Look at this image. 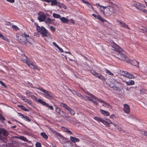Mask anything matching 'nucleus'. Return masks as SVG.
<instances>
[{"label":"nucleus","instance_id":"obj_41","mask_svg":"<svg viewBox=\"0 0 147 147\" xmlns=\"http://www.w3.org/2000/svg\"><path fill=\"white\" fill-rule=\"evenodd\" d=\"M55 111L58 113L60 114L62 116V115L60 113V111H61V109H60L58 108V107H57L56 108V110Z\"/></svg>","mask_w":147,"mask_h":147},{"label":"nucleus","instance_id":"obj_32","mask_svg":"<svg viewBox=\"0 0 147 147\" xmlns=\"http://www.w3.org/2000/svg\"><path fill=\"white\" fill-rule=\"evenodd\" d=\"M41 136L44 138L47 139L48 138V136L44 132H42L40 133Z\"/></svg>","mask_w":147,"mask_h":147},{"label":"nucleus","instance_id":"obj_14","mask_svg":"<svg viewBox=\"0 0 147 147\" xmlns=\"http://www.w3.org/2000/svg\"><path fill=\"white\" fill-rule=\"evenodd\" d=\"M134 6L136 7L138 10L141 11L142 10V9L140 8L141 4L139 2H135L134 4Z\"/></svg>","mask_w":147,"mask_h":147},{"label":"nucleus","instance_id":"obj_42","mask_svg":"<svg viewBox=\"0 0 147 147\" xmlns=\"http://www.w3.org/2000/svg\"><path fill=\"white\" fill-rule=\"evenodd\" d=\"M25 83L26 85H27L28 86H30L31 87V88H33V87L32 86V83L28 81H26Z\"/></svg>","mask_w":147,"mask_h":147},{"label":"nucleus","instance_id":"obj_3","mask_svg":"<svg viewBox=\"0 0 147 147\" xmlns=\"http://www.w3.org/2000/svg\"><path fill=\"white\" fill-rule=\"evenodd\" d=\"M38 16L37 19L40 22H44L46 18L49 16V15L48 14L45 13L41 11H39L38 13Z\"/></svg>","mask_w":147,"mask_h":147},{"label":"nucleus","instance_id":"obj_7","mask_svg":"<svg viewBox=\"0 0 147 147\" xmlns=\"http://www.w3.org/2000/svg\"><path fill=\"white\" fill-rule=\"evenodd\" d=\"M60 105L69 111L71 115H74L75 114V113L74 111L68 107L66 104L61 103H60Z\"/></svg>","mask_w":147,"mask_h":147},{"label":"nucleus","instance_id":"obj_60","mask_svg":"<svg viewBox=\"0 0 147 147\" xmlns=\"http://www.w3.org/2000/svg\"><path fill=\"white\" fill-rule=\"evenodd\" d=\"M0 118L2 120H4L5 119L4 117L2 116V115L0 117Z\"/></svg>","mask_w":147,"mask_h":147},{"label":"nucleus","instance_id":"obj_21","mask_svg":"<svg viewBox=\"0 0 147 147\" xmlns=\"http://www.w3.org/2000/svg\"><path fill=\"white\" fill-rule=\"evenodd\" d=\"M100 111L102 114L105 116H108L109 115V113L108 111L102 109H100Z\"/></svg>","mask_w":147,"mask_h":147},{"label":"nucleus","instance_id":"obj_15","mask_svg":"<svg viewBox=\"0 0 147 147\" xmlns=\"http://www.w3.org/2000/svg\"><path fill=\"white\" fill-rule=\"evenodd\" d=\"M2 134L5 136H7L9 135L8 132L6 130L0 128V135Z\"/></svg>","mask_w":147,"mask_h":147},{"label":"nucleus","instance_id":"obj_5","mask_svg":"<svg viewBox=\"0 0 147 147\" xmlns=\"http://www.w3.org/2000/svg\"><path fill=\"white\" fill-rule=\"evenodd\" d=\"M38 32H40L42 37H47L48 34V31L45 28H36Z\"/></svg>","mask_w":147,"mask_h":147},{"label":"nucleus","instance_id":"obj_43","mask_svg":"<svg viewBox=\"0 0 147 147\" xmlns=\"http://www.w3.org/2000/svg\"><path fill=\"white\" fill-rule=\"evenodd\" d=\"M0 38H1L3 40H6L7 39L2 34L0 33Z\"/></svg>","mask_w":147,"mask_h":147},{"label":"nucleus","instance_id":"obj_2","mask_svg":"<svg viewBox=\"0 0 147 147\" xmlns=\"http://www.w3.org/2000/svg\"><path fill=\"white\" fill-rule=\"evenodd\" d=\"M109 86L111 88H113L114 90H119L122 89L121 84L114 80H112Z\"/></svg>","mask_w":147,"mask_h":147},{"label":"nucleus","instance_id":"obj_47","mask_svg":"<svg viewBox=\"0 0 147 147\" xmlns=\"http://www.w3.org/2000/svg\"><path fill=\"white\" fill-rule=\"evenodd\" d=\"M36 147H42L41 144L39 142H37L35 144Z\"/></svg>","mask_w":147,"mask_h":147},{"label":"nucleus","instance_id":"obj_39","mask_svg":"<svg viewBox=\"0 0 147 147\" xmlns=\"http://www.w3.org/2000/svg\"><path fill=\"white\" fill-rule=\"evenodd\" d=\"M100 10L102 11L103 12L104 14H105V13L106 12V7H104V6L102 7L100 5Z\"/></svg>","mask_w":147,"mask_h":147},{"label":"nucleus","instance_id":"obj_49","mask_svg":"<svg viewBox=\"0 0 147 147\" xmlns=\"http://www.w3.org/2000/svg\"><path fill=\"white\" fill-rule=\"evenodd\" d=\"M117 128L120 131H122L123 130L122 128L118 125V126L117 127Z\"/></svg>","mask_w":147,"mask_h":147},{"label":"nucleus","instance_id":"obj_51","mask_svg":"<svg viewBox=\"0 0 147 147\" xmlns=\"http://www.w3.org/2000/svg\"><path fill=\"white\" fill-rule=\"evenodd\" d=\"M111 124L115 127H117L118 125L116 123H115L112 122Z\"/></svg>","mask_w":147,"mask_h":147},{"label":"nucleus","instance_id":"obj_54","mask_svg":"<svg viewBox=\"0 0 147 147\" xmlns=\"http://www.w3.org/2000/svg\"><path fill=\"white\" fill-rule=\"evenodd\" d=\"M60 51L62 52H64L63 50L62 49H61V48L59 46H58V47L57 48Z\"/></svg>","mask_w":147,"mask_h":147},{"label":"nucleus","instance_id":"obj_13","mask_svg":"<svg viewBox=\"0 0 147 147\" xmlns=\"http://www.w3.org/2000/svg\"><path fill=\"white\" fill-rule=\"evenodd\" d=\"M123 106V110L124 112L126 113H129L130 112V108L129 105L127 104H124Z\"/></svg>","mask_w":147,"mask_h":147},{"label":"nucleus","instance_id":"obj_31","mask_svg":"<svg viewBox=\"0 0 147 147\" xmlns=\"http://www.w3.org/2000/svg\"><path fill=\"white\" fill-rule=\"evenodd\" d=\"M126 83L127 85H132L134 84V81L132 80H131L129 81L126 82Z\"/></svg>","mask_w":147,"mask_h":147},{"label":"nucleus","instance_id":"obj_57","mask_svg":"<svg viewBox=\"0 0 147 147\" xmlns=\"http://www.w3.org/2000/svg\"><path fill=\"white\" fill-rule=\"evenodd\" d=\"M0 83L2 86H3L5 87H6L5 85L4 84V83L1 81H0Z\"/></svg>","mask_w":147,"mask_h":147},{"label":"nucleus","instance_id":"obj_48","mask_svg":"<svg viewBox=\"0 0 147 147\" xmlns=\"http://www.w3.org/2000/svg\"><path fill=\"white\" fill-rule=\"evenodd\" d=\"M140 92L141 94H144L145 93V90L144 89L141 90Z\"/></svg>","mask_w":147,"mask_h":147},{"label":"nucleus","instance_id":"obj_6","mask_svg":"<svg viewBox=\"0 0 147 147\" xmlns=\"http://www.w3.org/2000/svg\"><path fill=\"white\" fill-rule=\"evenodd\" d=\"M16 39L20 43L22 44H26V42L24 36L19 34H16Z\"/></svg>","mask_w":147,"mask_h":147},{"label":"nucleus","instance_id":"obj_23","mask_svg":"<svg viewBox=\"0 0 147 147\" xmlns=\"http://www.w3.org/2000/svg\"><path fill=\"white\" fill-rule=\"evenodd\" d=\"M60 20L63 23H67L68 22V19L64 17L61 18Z\"/></svg>","mask_w":147,"mask_h":147},{"label":"nucleus","instance_id":"obj_56","mask_svg":"<svg viewBox=\"0 0 147 147\" xmlns=\"http://www.w3.org/2000/svg\"><path fill=\"white\" fill-rule=\"evenodd\" d=\"M7 1L12 3H14L15 2V0H7Z\"/></svg>","mask_w":147,"mask_h":147},{"label":"nucleus","instance_id":"obj_9","mask_svg":"<svg viewBox=\"0 0 147 147\" xmlns=\"http://www.w3.org/2000/svg\"><path fill=\"white\" fill-rule=\"evenodd\" d=\"M106 10L105 14L108 16L111 15L114 12L113 7L110 6L106 7Z\"/></svg>","mask_w":147,"mask_h":147},{"label":"nucleus","instance_id":"obj_34","mask_svg":"<svg viewBox=\"0 0 147 147\" xmlns=\"http://www.w3.org/2000/svg\"><path fill=\"white\" fill-rule=\"evenodd\" d=\"M21 99L24 100V101L26 102L28 104H30V101L28 100L25 97L23 96H22L21 97Z\"/></svg>","mask_w":147,"mask_h":147},{"label":"nucleus","instance_id":"obj_22","mask_svg":"<svg viewBox=\"0 0 147 147\" xmlns=\"http://www.w3.org/2000/svg\"><path fill=\"white\" fill-rule=\"evenodd\" d=\"M70 139L74 142H78L79 141V140L76 138L73 137L72 136L70 137Z\"/></svg>","mask_w":147,"mask_h":147},{"label":"nucleus","instance_id":"obj_46","mask_svg":"<svg viewBox=\"0 0 147 147\" xmlns=\"http://www.w3.org/2000/svg\"><path fill=\"white\" fill-rule=\"evenodd\" d=\"M74 21L72 19H71L70 20H68V22L67 23L68 24H74Z\"/></svg>","mask_w":147,"mask_h":147},{"label":"nucleus","instance_id":"obj_40","mask_svg":"<svg viewBox=\"0 0 147 147\" xmlns=\"http://www.w3.org/2000/svg\"><path fill=\"white\" fill-rule=\"evenodd\" d=\"M63 130L64 131H65L67 132L68 133L70 134H72V133L70 131L68 128H67L64 127Z\"/></svg>","mask_w":147,"mask_h":147},{"label":"nucleus","instance_id":"obj_63","mask_svg":"<svg viewBox=\"0 0 147 147\" xmlns=\"http://www.w3.org/2000/svg\"><path fill=\"white\" fill-rule=\"evenodd\" d=\"M144 135L145 136H147V131H144Z\"/></svg>","mask_w":147,"mask_h":147},{"label":"nucleus","instance_id":"obj_24","mask_svg":"<svg viewBox=\"0 0 147 147\" xmlns=\"http://www.w3.org/2000/svg\"><path fill=\"white\" fill-rule=\"evenodd\" d=\"M51 5L52 6L56 5L57 4L59 5L60 3V2H58L56 0H51Z\"/></svg>","mask_w":147,"mask_h":147},{"label":"nucleus","instance_id":"obj_17","mask_svg":"<svg viewBox=\"0 0 147 147\" xmlns=\"http://www.w3.org/2000/svg\"><path fill=\"white\" fill-rule=\"evenodd\" d=\"M136 119L133 116L129 117H128V123L130 124L134 122Z\"/></svg>","mask_w":147,"mask_h":147},{"label":"nucleus","instance_id":"obj_64","mask_svg":"<svg viewBox=\"0 0 147 147\" xmlns=\"http://www.w3.org/2000/svg\"><path fill=\"white\" fill-rule=\"evenodd\" d=\"M11 22H7L6 23V24L7 25H11Z\"/></svg>","mask_w":147,"mask_h":147},{"label":"nucleus","instance_id":"obj_45","mask_svg":"<svg viewBox=\"0 0 147 147\" xmlns=\"http://www.w3.org/2000/svg\"><path fill=\"white\" fill-rule=\"evenodd\" d=\"M26 94L27 96H30L31 95L32 92L30 91L27 90L26 92Z\"/></svg>","mask_w":147,"mask_h":147},{"label":"nucleus","instance_id":"obj_52","mask_svg":"<svg viewBox=\"0 0 147 147\" xmlns=\"http://www.w3.org/2000/svg\"><path fill=\"white\" fill-rule=\"evenodd\" d=\"M53 45L56 47H57V48L59 46L55 42H53Z\"/></svg>","mask_w":147,"mask_h":147},{"label":"nucleus","instance_id":"obj_20","mask_svg":"<svg viewBox=\"0 0 147 147\" xmlns=\"http://www.w3.org/2000/svg\"><path fill=\"white\" fill-rule=\"evenodd\" d=\"M15 138H16L22 140L25 142H27L28 140L24 137L22 136H15Z\"/></svg>","mask_w":147,"mask_h":147},{"label":"nucleus","instance_id":"obj_50","mask_svg":"<svg viewBox=\"0 0 147 147\" xmlns=\"http://www.w3.org/2000/svg\"><path fill=\"white\" fill-rule=\"evenodd\" d=\"M87 98L89 100L91 101H92L93 99H92V98H93L92 97H91L92 98H91L90 97H88V96H86Z\"/></svg>","mask_w":147,"mask_h":147},{"label":"nucleus","instance_id":"obj_35","mask_svg":"<svg viewBox=\"0 0 147 147\" xmlns=\"http://www.w3.org/2000/svg\"><path fill=\"white\" fill-rule=\"evenodd\" d=\"M53 16L55 18H61V16L60 15L56 14L55 13H53Z\"/></svg>","mask_w":147,"mask_h":147},{"label":"nucleus","instance_id":"obj_28","mask_svg":"<svg viewBox=\"0 0 147 147\" xmlns=\"http://www.w3.org/2000/svg\"><path fill=\"white\" fill-rule=\"evenodd\" d=\"M91 73L94 75L96 77L98 78V77L99 76H100V74L97 73L95 72L93 70H91L90 71Z\"/></svg>","mask_w":147,"mask_h":147},{"label":"nucleus","instance_id":"obj_29","mask_svg":"<svg viewBox=\"0 0 147 147\" xmlns=\"http://www.w3.org/2000/svg\"><path fill=\"white\" fill-rule=\"evenodd\" d=\"M18 107L19 108H21L22 110H23L25 111H29V110L28 109L26 108L25 107H24L23 106H22V105H18Z\"/></svg>","mask_w":147,"mask_h":147},{"label":"nucleus","instance_id":"obj_33","mask_svg":"<svg viewBox=\"0 0 147 147\" xmlns=\"http://www.w3.org/2000/svg\"><path fill=\"white\" fill-rule=\"evenodd\" d=\"M132 63L134 65L136 66V67H139V63L136 60L134 61Z\"/></svg>","mask_w":147,"mask_h":147},{"label":"nucleus","instance_id":"obj_4","mask_svg":"<svg viewBox=\"0 0 147 147\" xmlns=\"http://www.w3.org/2000/svg\"><path fill=\"white\" fill-rule=\"evenodd\" d=\"M22 57L23 58L22 61L25 63L27 62V64L31 68L33 69L34 70H37L38 71L40 70V69L38 68L37 66H35L32 63H30V62H27L26 60L27 57L26 56L24 55L22 56Z\"/></svg>","mask_w":147,"mask_h":147},{"label":"nucleus","instance_id":"obj_10","mask_svg":"<svg viewBox=\"0 0 147 147\" xmlns=\"http://www.w3.org/2000/svg\"><path fill=\"white\" fill-rule=\"evenodd\" d=\"M37 89L42 92H43V94L49 97H52V94L50 92L43 89L42 87H40Z\"/></svg>","mask_w":147,"mask_h":147},{"label":"nucleus","instance_id":"obj_61","mask_svg":"<svg viewBox=\"0 0 147 147\" xmlns=\"http://www.w3.org/2000/svg\"><path fill=\"white\" fill-rule=\"evenodd\" d=\"M142 11L144 13H147V10L144 9H142Z\"/></svg>","mask_w":147,"mask_h":147},{"label":"nucleus","instance_id":"obj_26","mask_svg":"<svg viewBox=\"0 0 147 147\" xmlns=\"http://www.w3.org/2000/svg\"><path fill=\"white\" fill-rule=\"evenodd\" d=\"M82 1L83 3H84L87 4L88 6H89V7H91L92 8L94 9L92 5H91L89 2L87 1H86L84 0H82Z\"/></svg>","mask_w":147,"mask_h":147},{"label":"nucleus","instance_id":"obj_1","mask_svg":"<svg viewBox=\"0 0 147 147\" xmlns=\"http://www.w3.org/2000/svg\"><path fill=\"white\" fill-rule=\"evenodd\" d=\"M112 42L115 45V46L112 47V49L118 52V53L117 57L121 60L128 61V60H127V58L125 57L124 54L121 52L123 51V49L117 45L113 41H112Z\"/></svg>","mask_w":147,"mask_h":147},{"label":"nucleus","instance_id":"obj_37","mask_svg":"<svg viewBox=\"0 0 147 147\" xmlns=\"http://www.w3.org/2000/svg\"><path fill=\"white\" fill-rule=\"evenodd\" d=\"M21 115L22 117V118H23L25 120L28 121H30V119L28 117H25L22 115Z\"/></svg>","mask_w":147,"mask_h":147},{"label":"nucleus","instance_id":"obj_58","mask_svg":"<svg viewBox=\"0 0 147 147\" xmlns=\"http://www.w3.org/2000/svg\"><path fill=\"white\" fill-rule=\"evenodd\" d=\"M34 24L35 26L36 27V28H41L38 26V24L37 23H35Z\"/></svg>","mask_w":147,"mask_h":147},{"label":"nucleus","instance_id":"obj_8","mask_svg":"<svg viewBox=\"0 0 147 147\" xmlns=\"http://www.w3.org/2000/svg\"><path fill=\"white\" fill-rule=\"evenodd\" d=\"M87 94L89 96H91L93 98H94V99L95 100L97 99L98 100V101L99 102H100V103H104L105 105H107V108H109V107H111V106H110L109 105L108 103H107L106 102L104 101L102 99H100L96 97L94 95H93L92 94H91L90 93H88Z\"/></svg>","mask_w":147,"mask_h":147},{"label":"nucleus","instance_id":"obj_44","mask_svg":"<svg viewBox=\"0 0 147 147\" xmlns=\"http://www.w3.org/2000/svg\"><path fill=\"white\" fill-rule=\"evenodd\" d=\"M106 71L107 73L109 75H111V76H113V73H111V72H110L109 70H108V69H106Z\"/></svg>","mask_w":147,"mask_h":147},{"label":"nucleus","instance_id":"obj_38","mask_svg":"<svg viewBox=\"0 0 147 147\" xmlns=\"http://www.w3.org/2000/svg\"><path fill=\"white\" fill-rule=\"evenodd\" d=\"M98 78L101 80L104 81L105 80V77L100 74V76H99Z\"/></svg>","mask_w":147,"mask_h":147},{"label":"nucleus","instance_id":"obj_19","mask_svg":"<svg viewBox=\"0 0 147 147\" xmlns=\"http://www.w3.org/2000/svg\"><path fill=\"white\" fill-rule=\"evenodd\" d=\"M48 17L46 18L45 20V21H44L45 23L47 25H49L51 23L52 20L49 17Z\"/></svg>","mask_w":147,"mask_h":147},{"label":"nucleus","instance_id":"obj_25","mask_svg":"<svg viewBox=\"0 0 147 147\" xmlns=\"http://www.w3.org/2000/svg\"><path fill=\"white\" fill-rule=\"evenodd\" d=\"M94 119L98 122H101L103 123L104 120L101 117H94Z\"/></svg>","mask_w":147,"mask_h":147},{"label":"nucleus","instance_id":"obj_12","mask_svg":"<svg viewBox=\"0 0 147 147\" xmlns=\"http://www.w3.org/2000/svg\"><path fill=\"white\" fill-rule=\"evenodd\" d=\"M23 35L24 36V37L26 39V41H28L30 43H31V42L33 40V39L30 38L29 35L27 34L25 32H24L23 34Z\"/></svg>","mask_w":147,"mask_h":147},{"label":"nucleus","instance_id":"obj_16","mask_svg":"<svg viewBox=\"0 0 147 147\" xmlns=\"http://www.w3.org/2000/svg\"><path fill=\"white\" fill-rule=\"evenodd\" d=\"M117 22L119 23V24L120 25V26L125 27L128 28L127 25L123 21H121L120 20H117Z\"/></svg>","mask_w":147,"mask_h":147},{"label":"nucleus","instance_id":"obj_18","mask_svg":"<svg viewBox=\"0 0 147 147\" xmlns=\"http://www.w3.org/2000/svg\"><path fill=\"white\" fill-rule=\"evenodd\" d=\"M112 123L109 119H107V121L104 120L103 124L107 127H108L109 124H111Z\"/></svg>","mask_w":147,"mask_h":147},{"label":"nucleus","instance_id":"obj_62","mask_svg":"<svg viewBox=\"0 0 147 147\" xmlns=\"http://www.w3.org/2000/svg\"><path fill=\"white\" fill-rule=\"evenodd\" d=\"M51 0H45L44 1L48 3H49L50 2H51Z\"/></svg>","mask_w":147,"mask_h":147},{"label":"nucleus","instance_id":"obj_36","mask_svg":"<svg viewBox=\"0 0 147 147\" xmlns=\"http://www.w3.org/2000/svg\"><path fill=\"white\" fill-rule=\"evenodd\" d=\"M127 73L128 72H127L124 71H120V73L122 75L125 76L126 77Z\"/></svg>","mask_w":147,"mask_h":147},{"label":"nucleus","instance_id":"obj_27","mask_svg":"<svg viewBox=\"0 0 147 147\" xmlns=\"http://www.w3.org/2000/svg\"><path fill=\"white\" fill-rule=\"evenodd\" d=\"M126 78L130 79H134L135 78V76L133 75L128 72L127 73Z\"/></svg>","mask_w":147,"mask_h":147},{"label":"nucleus","instance_id":"obj_53","mask_svg":"<svg viewBox=\"0 0 147 147\" xmlns=\"http://www.w3.org/2000/svg\"><path fill=\"white\" fill-rule=\"evenodd\" d=\"M93 103V104H94L95 105H98V103L97 102H96V101H95L94 100H92V101Z\"/></svg>","mask_w":147,"mask_h":147},{"label":"nucleus","instance_id":"obj_30","mask_svg":"<svg viewBox=\"0 0 147 147\" xmlns=\"http://www.w3.org/2000/svg\"><path fill=\"white\" fill-rule=\"evenodd\" d=\"M38 102L41 103L42 105H45L46 107L48 105V104L47 103H46L45 101H42L40 99H38Z\"/></svg>","mask_w":147,"mask_h":147},{"label":"nucleus","instance_id":"obj_11","mask_svg":"<svg viewBox=\"0 0 147 147\" xmlns=\"http://www.w3.org/2000/svg\"><path fill=\"white\" fill-rule=\"evenodd\" d=\"M92 16L93 17H94L96 19L99 20L100 21L103 23H105V22L107 23V21L103 19L99 14L96 15L95 14L93 13L92 14Z\"/></svg>","mask_w":147,"mask_h":147},{"label":"nucleus","instance_id":"obj_55","mask_svg":"<svg viewBox=\"0 0 147 147\" xmlns=\"http://www.w3.org/2000/svg\"><path fill=\"white\" fill-rule=\"evenodd\" d=\"M47 107H49L51 110H53V107L49 105L48 104V105L47 106Z\"/></svg>","mask_w":147,"mask_h":147},{"label":"nucleus","instance_id":"obj_59","mask_svg":"<svg viewBox=\"0 0 147 147\" xmlns=\"http://www.w3.org/2000/svg\"><path fill=\"white\" fill-rule=\"evenodd\" d=\"M142 30L144 32L147 33V28H143Z\"/></svg>","mask_w":147,"mask_h":147}]
</instances>
